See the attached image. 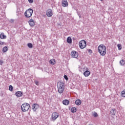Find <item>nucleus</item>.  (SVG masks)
Here are the masks:
<instances>
[{
  "label": "nucleus",
  "mask_w": 125,
  "mask_h": 125,
  "mask_svg": "<svg viewBox=\"0 0 125 125\" xmlns=\"http://www.w3.org/2000/svg\"><path fill=\"white\" fill-rule=\"evenodd\" d=\"M120 64L121 65V66H124L125 64V61L124 60H122L120 61Z\"/></svg>",
  "instance_id": "nucleus-20"
},
{
  "label": "nucleus",
  "mask_w": 125,
  "mask_h": 125,
  "mask_svg": "<svg viewBox=\"0 0 125 125\" xmlns=\"http://www.w3.org/2000/svg\"><path fill=\"white\" fill-rule=\"evenodd\" d=\"M93 117H98V114H97V113L95 112L93 114Z\"/></svg>",
  "instance_id": "nucleus-27"
},
{
  "label": "nucleus",
  "mask_w": 125,
  "mask_h": 125,
  "mask_svg": "<svg viewBox=\"0 0 125 125\" xmlns=\"http://www.w3.org/2000/svg\"><path fill=\"white\" fill-rule=\"evenodd\" d=\"M39 108H40V105L38 104H33L32 106V109L34 112H36Z\"/></svg>",
  "instance_id": "nucleus-8"
},
{
  "label": "nucleus",
  "mask_w": 125,
  "mask_h": 125,
  "mask_svg": "<svg viewBox=\"0 0 125 125\" xmlns=\"http://www.w3.org/2000/svg\"><path fill=\"white\" fill-rule=\"evenodd\" d=\"M79 17L80 18H81V15H79Z\"/></svg>",
  "instance_id": "nucleus-33"
},
{
  "label": "nucleus",
  "mask_w": 125,
  "mask_h": 125,
  "mask_svg": "<svg viewBox=\"0 0 125 125\" xmlns=\"http://www.w3.org/2000/svg\"><path fill=\"white\" fill-rule=\"evenodd\" d=\"M106 48L104 44H101L98 47V51L101 56H104L106 55Z\"/></svg>",
  "instance_id": "nucleus-1"
},
{
  "label": "nucleus",
  "mask_w": 125,
  "mask_h": 125,
  "mask_svg": "<svg viewBox=\"0 0 125 125\" xmlns=\"http://www.w3.org/2000/svg\"><path fill=\"white\" fill-rule=\"evenodd\" d=\"M3 63V62H2V61H0V65H2Z\"/></svg>",
  "instance_id": "nucleus-32"
},
{
  "label": "nucleus",
  "mask_w": 125,
  "mask_h": 125,
  "mask_svg": "<svg viewBox=\"0 0 125 125\" xmlns=\"http://www.w3.org/2000/svg\"><path fill=\"white\" fill-rule=\"evenodd\" d=\"M63 105H69L70 102L68 100H64L62 101Z\"/></svg>",
  "instance_id": "nucleus-16"
},
{
  "label": "nucleus",
  "mask_w": 125,
  "mask_h": 125,
  "mask_svg": "<svg viewBox=\"0 0 125 125\" xmlns=\"http://www.w3.org/2000/svg\"><path fill=\"white\" fill-rule=\"evenodd\" d=\"M117 46L119 49V50H121V49H122V45L121 44H118L117 45Z\"/></svg>",
  "instance_id": "nucleus-26"
},
{
  "label": "nucleus",
  "mask_w": 125,
  "mask_h": 125,
  "mask_svg": "<svg viewBox=\"0 0 125 125\" xmlns=\"http://www.w3.org/2000/svg\"><path fill=\"white\" fill-rule=\"evenodd\" d=\"M22 112H27L30 109V104L28 103H24L21 106Z\"/></svg>",
  "instance_id": "nucleus-4"
},
{
  "label": "nucleus",
  "mask_w": 125,
  "mask_h": 125,
  "mask_svg": "<svg viewBox=\"0 0 125 125\" xmlns=\"http://www.w3.org/2000/svg\"><path fill=\"white\" fill-rule=\"evenodd\" d=\"M35 83L36 84V85H39V82L35 81Z\"/></svg>",
  "instance_id": "nucleus-30"
},
{
  "label": "nucleus",
  "mask_w": 125,
  "mask_h": 125,
  "mask_svg": "<svg viewBox=\"0 0 125 125\" xmlns=\"http://www.w3.org/2000/svg\"><path fill=\"white\" fill-rule=\"evenodd\" d=\"M64 78L66 80L68 81V77L66 75H64Z\"/></svg>",
  "instance_id": "nucleus-29"
},
{
  "label": "nucleus",
  "mask_w": 125,
  "mask_h": 125,
  "mask_svg": "<svg viewBox=\"0 0 125 125\" xmlns=\"http://www.w3.org/2000/svg\"><path fill=\"white\" fill-rule=\"evenodd\" d=\"M79 46L81 49L85 48L86 46V42L84 40H82L79 42Z\"/></svg>",
  "instance_id": "nucleus-5"
},
{
  "label": "nucleus",
  "mask_w": 125,
  "mask_h": 125,
  "mask_svg": "<svg viewBox=\"0 0 125 125\" xmlns=\"http://www.w3.org/2000/svg\"><path fill=\"white\" fill-rule=\"evenodd\" d=\"M83 74L84 75V77H88V76L90 75V72L88 70H86L83 72Z\"/></svg>",
  "instance_id": "nucleus-14"
},
{
  "label": "nucleus",
  "mask_w": 125,
  "mask_h": 125,
  "mask_svg": "<svg viewBox=\"0 0 125 125\" xmlns=\"http://www.w3.org/2000/svg\"><path fill=\"white\" fill-rule=\"evenodd\" d=\"M16 95L17 97H21V96H23V93L21 91H17L16 92Z\"/></svg>",
  "instance_id": "nucleus-12"
},
{
  "label": "nucleus",
  "mask_w": 125,
  "mask_h": 125,
  "mask_svg": "<svg viewBox=\"0 0 125 125\" xmlns=\"http://www.w3.org/2000/svg\"><path fill=\"white\" fill-rule=\"evenodd\" d=\"M121 96L122 97H125V90H124L122 92H121Z\"/></svg>",
  "instance_id": "nucleus-24"
},
{
  "label": "nucleus",
  "mask_w": 125,
  "mask_h": 125,
  "mask_svg": "<svg viewBox=\"0 0 125 125\" xmlns=\"http://www.w3.org/2000/svg\"><path fill=\"white\" fill-rule=\"evenodd\" d=\"M29 3H33L34 2V0H28Z\"/></svg>",
  "instance_id": "nucleus-28"
},
{
  "label": "nucleus",
  "mask_w": 125,
  "mask_h": 125,
  "mask_svg": "<svg viewBox=\"0 0 125 125\" xmlns=\"http://www.w3.org/2000/svg\"><path fill=\"white\" fill-rule=\"evenodd\" d=\"M7 50H8V48H7V47L5 46L2 48V52H6V51H7Z\"/></svg>",
  "instance_id": "nucleus-22"
},
{
  "label": "nucleus",
  "mask_w": 125,
  "mask_h": 125,
  "mask_svg": "<svg viewBox=\"0 0 125 125\" xmlns=\"http://www.w3.org/2000/svg\"><path fill=\"white\" fill-rule=\"evenodd\" d=\"M0 38L2 40L6 39V36L4 35L3 34H1L0 35Z\"/></svg>",
  "instance_id": "nucleus-18"
},
{
  "label": "nucleus",
  "mask_w": 125,
  "mask_h": 125,
  "mask_svg": "<svg viewBox=\"0 0 125 125\" xmlns=\"http://www.w3.org/2000/svg\"><path fill=\"white\" fill-rule=\"evenodd\" d=\"M71 111L72 113H76L77 112V108L76 107H72Z\"/></svg>",
  "instance_id": "nucleus-21"
},
{
  "label": "nucleus",
  "mask_w": 125,
  "mask_h": 125,
  "mask_svg": "<svg viewBox=\"0 0 125 125\" xmlns=\"http://www.w3.org/2000/svg\"><path fill=\"white\" fill-rule=\"evenodd\" d=\"M27 46L29 47V48H33V44L31 43H28L27 44Z\"/></svg>",
  "instance_id": "nucleus-23"
},
{
  "label": "nucleus",
  "mask_w": 125,
  "mask_h": 125,
  "mask_svg": "<svg viewBox=\"0 0 125 125\" xmlns=\"http://www.w3.org/2000/svg\"><path fill=\"white\" fill-rule=\"evenodd\" d=\"M34 12V10L33 9L29 8L26 10L24 13V15L26 18H30L33 15V13Z\"/></svg>",
  "instance_id": "nucleus-3"
},
{
  "label": "nucleus",
  "mask_w": 125,
  "mask_h": 125,
  "mask_svg": "<svg viewBox=\"0 0 125 125\" xmlns=\"http://www.w3.org/2000/svg\"><path fill=\"white\" fill-rule=\"evenodd\" d=\"M4 43V42H1V41L0 42V45H2V44H3Z\"/></svg>",
  "instance_id": "nucleus-31"
},
{
  "label": "nucleus",
  "mask_w": 125,
  "mask_h": 125,
  "mask_svg": "<svg viewBox=\"0 0 125 125\" xmlns=\"http://www.w3.org/2000/svg\"><path fill=\"white\" fill-rule=\"evenodd\" d=\"M58 117H59V113H57V112H54L52 114L51 118L52 120L55 121Z\"/></svg>",
  "instance_id": "nucleus-7"
},
{
  "label": "nucleus",
  "mask_w": 125,
  "mask_h": 125,
  "mask_svg": "<svg viewBox=\"0 0 125 125\" xmlns=\"http://www.w3.org/2000/svg\"><path fill=\"white\" fill-rule=\"evenodd\" d=\"M58 91L60 94H62L65 90V84L62 82H59L57 83Z\"/></svg>",
  "instance_id": "nucleus-2"
},
{
  "label": "nucleus",
  "mask_w": 125,
  "mask_h": 125,
  "mask_svg": "<svg viewBox=\"0 0 125 125\" xmlns=\"http://www.w3.org/2000/svg\"><path fill=\"white\" fill-rule=\"evenodd\" d=\"M75 104L76 105H80L82 104V101L80 99H78L75 101Z\"/></svg>",
  "instance_id": "nucleus-15"
},
{
  "label": "nucleus",
  "mask_w": 125,
  "mask_h": 125,
  "mask_svg": "<svg viewBox=\"0 0 125 125\" xmlns=\"http://www.w3.org/2000/svg\"><path fill=\"white\" fill-rule=\"evenodd\" d=\"M9 89L10 91H13V86L12 85H10L9 87Z\"/></svg>",
  "instance_id": "nucleus-25"
},
{
  "label": "nucleus",
  "mask_w": 125,
  "mask_h": 125,
  "mask_svg": "<svg viewBox=\"0 0 125 125\" xmlns=\"http://www.w3.org/2000/svg\"><path fill=\"white\" fill-rule=\"evenodd\" d=\"M62 5L63 7H66L68 6V1H67V0H62Z\"/></svg>",
  "instance_id": "nucleus-10"
},
{
  "label": "nucleus",
  "mask_w": 125,
  "mask_h": 125,
  "mask_svg": "<svg viewBox=\"0 0 125 125\" xmlns=\"http://www.w3.org/2000/svg\"><path fill=\"white\" fill-rule=\"evenodd\" d=\"M49 63L51 65H55L56 64V61L55 59H52L49 61Z\"/></svg>",
  "instance_id": "nucleus-13"
},
{
  "label": "nucleus",
  "mask_w": 125,
  "mask_h": 125,
  "mask_svg": "<svg viewBox=\"0 0 125 125\" xmlns=\"http://www.w3.org/2000/svg\"><path fill=\"white\" fill-rule=\"evenodd\" d=\"M67 42L68 43H72V38H71V37H69L67 38Z\"/></svg>",
  "instance_id": "nucleus-17"
},
{
  "label": "nucleus",
  "mask_w": 125,
  "mask_h": 125,
  "mask_svg": "<svg viewBox=\"0 0 125 125\" xmlns=\"http://www.w3.org/2000/svg\"><path fill=\"white\" fill-rule=\"evenodd\" d=\"M115 108H113L110 111V114H111L112 116H115V115H116V112H115Z\"/></svg>",
  "instance_id": "nucleus-19"
},
{
  "label": "nucleus",
  "mask_w": 125,
  "mask_h": 125,
  "mask_svg": "<svg viewBox=\"0 0 125 125\" xmlns=\"http://www.w3.org/2000/svg\"><path fill=\"white\" fill-rule=\"evenodd\" d=\"M71 56L72 58H78L79 56V53L75 50H73L71 52Z\"/></svg>",
  "instance_id": "nucleus-6"
},
{
  "label": "nucleus",
  "mask_w": 125,
  "mask_h": 125,
  "mask_svg": "<svg viewBox=\"0 0 125 125\" xmlns=\"http://www.w3.org/2000/svg\"><path fill=\"white\" fill-rule=\"evenodd\" d=\"M78 16H79V15H81V14L78 13Z\"/></svg>",
  "instance_id": "nucleus-34"
},
{
  "label": "nucleus",
  "mask_w": 125,
  "mask_h": 125,
  "mask_svg": "<svg viewBox=\"0 0 125 125\" xmlns=\"http://www.w3.org/2000/svg\"><path fill=\"white\" fill-rule=\"evenodd\" d=\"M28 23L30 26L31 27H34V26H35V21H34L33 19H30Z\"/></svg>",
  "instance_id": "nucleus-11"
},
{
  "label": "nucleus",
  "mask_w": 125,
  "mask_h": 125,
  "mask_svg": "<svg viewBox=\"0 0 125 125\" xmlns=\"http://www.w3.org/2000/svg\"><path fill=\"white\" fill-rule=\"evenodd\" d=\"M46 15L48 17H51L53 15V12H52V10L49 9L46 11Z\"/></svg>",
  "instance_id": "nucleus-9"
}]
</instances>
